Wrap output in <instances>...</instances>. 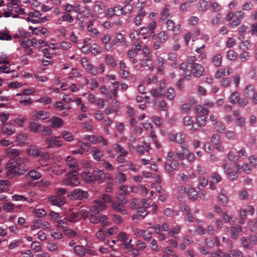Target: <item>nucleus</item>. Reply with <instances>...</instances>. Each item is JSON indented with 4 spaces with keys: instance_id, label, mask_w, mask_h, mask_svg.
Here are the masks:
<instances>
[{
    "instance_id": "obj_37",
    "label": "nucleus",
    "mask_w": 257,
    "mask_h": 257,
    "mask_svg": "<svg viewBox=\"0 0 257 257\" xmlns=\"http://www.w3.org/2000/svg\"><path fill=\"white\" fill-rule=\"evenodd\" d=\"M92 156L95 160L99 161L101 160V159L103 156V153L100 149L94 147L92 151Z\"/></svg>"
},
{
    "instance_id": "obj_21",
    "label": "nucleus",
    "mask_w": 257,
    "mask_h": 257,
    "mask_svg": "<svg viewBox=\"0 0 257 257\" xmlns=\"http://www.w3.org/2000/svg\"><path fill=\"white\" fill-rule=\"evenodd\" d=\"M125 204L122 202H119L117 201H113L112 202V208L113 209L117 212H123L125 211V206L124 205Z\"/></svg>"
},
{
    "instance_id": "obj_57",
    "label": "nucleus",
    "mask_w": 257,
    "mask_h": 257,
    "mask_svg": "<svg viewBox=\"0 0 257 257\" xmlns=\"http://www.w3.org/2000/svg\"><path fill=\"white\" fill-rule=\"evenodd\" d=\"M12 37L10 36L6 30H3L0 32V40L11 41Z\"/></svg>"
},
{
    "instance_id": "obj_56",
    "label": "nucleus",
    "mask_w": 257,
    "mask_h": 257,
    "mask_svg": "<svg viewBox=\"0 0 257 257\" xmlns=\"http://www.w3.org/2000/svg\"><path fill=\"white\" fill-rule=\"evenodd\" d=\"M116 180L119 183H122L126 181L127 177L125 174L119 172L116 175Z\"/></svg>"
},
{
    "instance_id": "obj_31",
    "label": "nucleus",
    "mask_w": 257,
    "mask_h": 257,
    "mask_svg": "<svg viewBox=\"0 0 257 257\" xmlns=\"http://www.w3.org/2000/svg\"><path fill=\"white\" fill-rule=\"evenodd\" d=\"M105 61L107 65L112 68H114L117 66V63L113 56L107 54L105 57Z\"/></svg>"
},
{
    "instance_id": "obj_32",
    "label": "nucleus",
    "mask_w": 257,
    "mask_h": 257,
    "mask_svg": "<svg viewBox=\"0 0 257 257\" xmlns=\"http://www.w3.org/2000/svg\"><path fill=\"white\" fill-rule=\"evenodd\" d=\"M239 94L238 91H234L232 92L229 96L228 99L229 101L232 104H236L239 101Z\"/></svg>"
},
{
    "instance_id": "obj_3",
    "label": "nucleus",
    "mask_w": 257,
    "mask_h": 257,
    "mask_svg": "<svg viewBox=\"0 0 257 257\" xmlns=\"http://www.w3.org/2000/svg\"><path fill=\"white\" fill-rule=\"evenodd\" d=\"M77 172L70 171L66 174V177L62 180L64 185L68 186H75L78 185L79 181Z\"/></svg>"
},
{
    "instance_id": "obj_15",
    "label": "nucleus",
    "mask_w": 257,
    "mask_h": 257,
    "mask_svg": "<svg viewBox=\"0 0 257 257\" xmlns=\"http://www.w3.org/2000/svg\"><path fill=\"white\" fill-rule=\"evenodd\" d=\"M93 175L95 181L97 180L99 183H101L105 178L103 171L97 168L95 169L93 171Z\"/></svg>"
},
{
    "instance_id": "obj_7",
    "label": "nucleus",
    "mask_w": 257,
    "mask_h": 257,
    "mask_svg": "<svg viewBox=\"0 0 257 257\" xmlns=\"http://www.w3.org/2000/svg\"><path fill=\"white\" fill-rule=\"evenodd\" d=\"M168 31H171L174 35H178L182 31V28L180 25H175L174 22L171 20L168 19L163 21Z\"/></svg>"
},
{
    "instance_id": "obj_13",
    "label": "nucleus",
    "mask_w": 257,
    "mask_h": 257,
    "mask_svg": "<svg viewBox=\"0 0 257 257\" xmlns=\"http://www.w3.org/2000/svg\"><path fill=\"white\" fill-rule=\"evenodd\" d=\"M156 61L157 70L163 74L164 73L165 66L167 64V60L165 58L159 56L157 57Z\"/></svg>"
},
{
    "instance_id": "obj_23",
    "label": "nucleus",
    "mask_w": 257,
    "mask_h": 257,
    "mask_svg": "<svg viewBox=\"0 0 257 257\" xmlns=\"http://www.w3.org/2000/svg\"><path fill=\"white\" fill-rule=\"evenodd\" d=\"M104 4L100 1L96 2L93 6L94 11L98 14H103L104 11Z\"/></svg>"
},
{
    "instance_id": "obj_8",
    "label": "nucleus",
    "mask_w": 257,
    "mask_h": 257,
    "mask_svg": "<svg viewBox=\"0 0 257 257\" xmlns=\"http://www.w3.org/2000/svg\"><path fill=\"white\" fill-rule=\"evenodd\" d=\"M1 130L3 135L8 136H12L16 132V126L11 123L7 122L2 124Z\"/></svg>"
},
{
    "instance_id": "obj_34",
    "label": "nucleus",
    "mask_w": 257,
    "mask_h": 257,
    "mask_svg": "<svg viewBox=\"0 0 257 257\" xmlns=\"http://www.w3.org/2000/svg\"><path fill=\"white\" fill-rule=\"evenodd\" d=\"M27 118L22 116L21 115H19L17 117H15L13 121L15 124L18 126L22 127L24 126V124L26 122Z\"/></svg>"
},
{
    "instance_id": "obj_48",
    "label": "nucleus",
    "mask_w": 257,
    "mask_h": 257,
    "mask_svg": "<svg viewBox=\"0 0 257 257\" xmlns=\"http://www.w3.org/2000/svg\"><path fill=\"white\" fill-rule=\"evenodd\" d=\"M40 126L41 125L39 123L34 121H32L29 123V128L31 132L36 133L38 132Z\"/></svg>"
},
{
    "instance_id": "obj_45",
    "label": "nucleus",
    "mask_w": 257,
    "mask_h": 257,
    "mask_svg": "<svg viewBox=\"0 0 257 257\" xmlns=\"http://www.w3.org/2000/svg\"><path fill=\"white\" fill-rule=\"evenodd\" d=\"M62 138L67 142H72L74 140V138L72 133L69 131H63L62 132Z\"/></svg>"
},
{
    "instance_id": "obj_41",
    "label": "nucleus",
    "mask_w": 257,
    "mask_h": 257,
    "mask_svg": "<svg viewBox=\"0 0 257 257\" xmlns=\"http://www.w3.org/2000/svg\"><path fill=\"white\" fill-rule=\"evenodd\" d=\"M64 234L69 238H73L75 237H79L80 235L79 233L76 232L74 230L67 228L64 230Z\"/></svg>"
},
{
    "instance_id": "obj_36",
    "label": "nucleus",
    "mask_w": 257,
    "mask_h": 257,
    "mask_svg": "<svg viewBox=\"0 0 257 257\" xmlns=\"http://www.w3.org/2000/svg\"><path fill=\"white\" fill-rule=\"evenodd\" d=\"M11 184L7 180H0V191L2 192H6L10 190Z\"/></svg>"
},
{
    "instance_id": "obj_35",
    "label": "nucleus",
    "mask_w": 257,
    "mask_h": 257,
    "mask_svg": "<svg viewBox=\"0 0 257 257\" xmlns=\"http://www.w3.org/2000/svg\"><path fill=\"white\" fill-rule=\"evenodd\" d=\"M154 105L159 107L162 110L165 111L167 109L165 101L159 98H155L154 100Z\"/></svg>"
},
{
    "instance_id": "obj_9",
    "label": "nucleus",
    "mask_w": 257,
    "mask_h": 257,
    "mask_svg": "<svg viewBox=\"0 0 257 257\" xmlns=\"http://www.w3.org/2000/svg\"><path fill=\"white\" fill-rule=\"evenodd\" d=\"M83 67L86 69L92 75L95 76L98 72V69L92 64L89 63L86 59H82L81 60Z\"/></svg>"
},
{
    "instance_id": "obj_11",
    "label": "nucleus",
    "mask_w": 257,
    "mask_h": 257,
    "mask_svg": "<svg viewBox=\"0 0 257 257\" xmlns=\"http://www.w3.org/2000/svg\"><path fill=\"white\" fill-rule=\"evenodd\" d=\"M46 144H47L48 148H53L55 147H61L62 145V142L57 140L56 138L49 137L45 141Z\"/></svg>"
},
{
    "instance_id": "obj_64",
    "label": "nucleus",
    "mask_w": 257,
    "mask_h": 257,
    "mask_svg": "<svg viewBox=\"0 0 257 257\" xmlns=\"http://www.w3.org/2000/svg\"><path fill=\"white\" fill-rule=\"evenodd\" d=\"M248 226L250 230L252 231H255L257 230V219L253 220H250L248 222Z\"/></svg>"
},
{
    "instance_id": "obj_1",
    "label": "nucleus",
    "mask_w": 257,
    "mask_h": 257,
    "mask_svg": "<svg viewBox=\"0 0 257 257\" xmlns=\"http://www.w3.org/2000/svg\"><path fill=\"white\" fill-rule=\"evenodd\" d=\"M30 162L27 158H21L15 162L8 164L6 168V174L10 178L23 175L29 170Z\"/></svg>"
},
{
    "instance_id": "obj_2",
    "label": "nucleus",
    "mask_w": 257,
    "mask_h": 257,
    "mask_svg": "<svg viewBox=\"0 0 257 257\" xmlns=\"http://www.w3.org/2000/svg\"><path fill=\"white\" fill-rule=\"evenodd\" d=\"M174 156V153L173 152H169L166 158L168 161H170V163L168 162L164 163L166 171L170 174H173L174 170H178L179 168L178 162L173 159Z\"/></svg>"
},
{
    "instance_id": "obj_42",
    "label": "nucleus",
    "mask_w": 257,
    "mask_h": 257,
    "mask_svg": "<svg viewBox=\"0 0 257 257\" xmlns=\"http://www.w3.org/2000/svg\"><path fill=\"white\" fill-rule=\"evenodd\" d=\"M222 59V56L219 54H217L213 56L211 61L215 66L219 67L221 64Z\"/></svg>"
},
{
    "instance_id": "obj_47",
    "label": "nucleus",
    "mask_w": 257,
    "mask_h": 257,
    "mask_svg": "<svg viewBox=\"0 0 257 257\" xmlns=\"http://www.w3.org/2000/svg\"><path fill=\"white\" fill-rule=\"evenodd\" d=\"M113 149L116 153L123 155V156H126L128 154V152L119 144H114Z\"/></svg>"
},
{
    "instance_id": "obj_24",
    "label": "nucleus",
    "mask_w": 257,
    "mask_h": 257,
    "mask_svg": "<svg viewBox=\"0 0 257 257\" xmlns=\"http://www.w3.org/2000/svg\"><path fill=\"white\" fill-rule=\"evenodd\" d=\"M205 243L210 247H213L214 246H218L219 245V241L216 237L207 238L205 239Z\"/></svg>"
},
{
    "instance_id": "obj_38",
    "label": "nucleus",
    "mask_w": 257,
    "mask_h": 257,
    "mask_svg": "<svg viewBox=\"0 0 257 257\" xmlns=\"http://www.w3.org/2000/svg\"><path fill=\"white\" fill-rule=\"evenodd\" d=\"M78 146L81 149V151L85 152H88L90 149L91 146L87 142H83L81 140H78L77 142Z\"/></svg>"
},
{
    "instance_id": "obj_63",
    "label": "nucleus",
    "mask_w": 257,
    "mask_h": 257,
    "mask_svg": "<svg viewBox=\"0 0 257 257\" xmlns=\"http://www.w3.org/2000/svg\"><path fill=\"white\" fill-rule=\"evenodd\" d=\"M249 53L245 51L242 52L239 55V58L242 62H245L248 61L249 60Z\"/></svg>"
},
{
    "instance_id": "obj_14",
    "label": "nucleus",
    "mask_w": 257,
    "mask_h": 257,
    "mask_svg": "<svg viewBox=\"0 0 257 257\" xmlns=\"http://www.w3.org/2000/svg\"><path fill=\"white\" fill-rule=\"evenodd\" d=\"M243 15L244 13L242 11H239L236 12L235 14V19L229 24V26L231 28H234L240 24L241 20L242 19Z\"/></svg>"
},
{
    "instance_id": "obj_20",
    "label": "nucleus",
    "mask_w": 257,
    "mask_h": 257,
    "mask_svg": "<svg viewBox=\"0 0 257 257\" xmlns=\"http://www.w3.org/2000/svg\"><path fill=\"white\" fill-rule=\"evenodd\" d=\"M28 154L33 157L37 158L40 156L41 151L35 146H30L27 149Z\"/></svg>"
},
{
    "instance_id": "obj_17",
    "label": "nucleus",
    "mask_w": 257,
    "mask_h": 257,
    "mask_svg": "<svg viewBox=\"0 0 257 257\" xmlns=\"http://www.w3.org/2000/svg\"><path fill=\"white\" fill-rule=\"evenodd\" d=\"M151 149L150 144L143 142V145H139L136 148L138 153L140 155H143L146 152H148Z\"/></svg>"
},
{
    "instance_id": "obj_53",
    "label": "nucleus",
    "mask_w": 257,
    "mask_h": 257,
    "mask_svg": "<svg viewBox=\"0 0 257 257\" xmlns=\"http://www.w3.org/2000/svg\"><path fill=\"white\" fill-rule=\"evenodd\" d=\"M42 225V221L41 219H37L33 221V224L30 226L31 230H35L41 228Z\"/></svg>"
},
{
    "instance_id": "obj_22",
    "label": "nucleus",
    "mask_w": 257,
    "mask_h": 257,
    "mask_svg": "<svg viewBox=\"0 0 257 257\" xmlns=\"http://www.w3.org/2000/svg\"><path fill=\"white\" fill-rule=\"evenodd\" d=\"M160 21L162 22L168 20V18L171 17V14L169 13V6H165L160 14Z\"/></svg>"
},
{
    "instance_id": "obj_40",
    "label": "nucleus",
    "mask_w": 257,
    "mask_h": 257,
    "mask_svg": "<svg viewBox=\"0 0 257 257\" xmlns=\"http://www.w3.org/2000/svg\"><path fill=\"white\" fill-rule=\"evenodd\" d=\"M157 38L160 42L165 43L168 40L169 35L167 31H163L157 35Z\"/></svg>"
},
{
    "instance_id": "obj_59",
    "label": "nucleus",
    "mask_w": 257,
    "mask_h": 257,
    "mask_svg": "<svg viewBox=\"0 0 257 257\" xmlns=\"http://www.w3.org/2000/svg\"><path fill=\"white\" fill-rule=\"evenodd\" d=\"M228 158L229 160L237 163L239 161L240 156L234 154L232 152L229 151L227 155Z\"/></svg>"
},
{
    "instance_id": "obj_44",
    "label": "nucleus",
    "mask_w": 257,
    "mask_h": 257,
    "mask_svg": "<svg viewBox=\"0 0 257 257\" xmlns=\"http://www.w3.org/2000/svg\"><path fill=\"white\" fill-rule=\"evenodd\" d=\"M198 10L200 11H205L208 9V2L206 0H201L197 4Z\"/></svg>"
},
{
    "instance_id": "obj_58",
    "label": "nucleus",
    "mask_w": 257,
    "mask_h": 257,
    "mask_svg": "<svg viewBox=\"0 0 257 257\" xmlns=\"http://www.w3.org/2000/svg\"><path fill=\"white\" fill-rule=\"evenodd\" d=\"M3 207L5 210L8 212H11L14 209V205L7 201L4 202Z\"/></svg>"
},
{
    "instance_id": "obj_54",
    "label": "nucleus",
    "mask_w": 257,
    "mask_h": 257,
    "mask_svg": "<svg viewBox=\"0 0 257 257\" xmlns=\"http://www.w3.org/2000/svg\"><path fill=\"white\" fill-rule=\"evenodd\" d=\"M187 194L189 198L192 200H196L198 198L197 192L193 188H191L188 189Z\"/></svg>"
},
{
    "instance_id": "obj_12",
    "label": "nucleus",
    "mask_w": 257,
    "mask_h": 257,
    "mask_svg": "<svg viewBox=\"0 0 257 257\" xmlns=\"http://www.w3.org/2000/svg\"><path fill=\"white\" fill-rule=\"evenodd\" d=\"M50 125L53 128H58L61 127L63 124V121L61 118L58 116L52 117L48 120Z\"/></svg>"
},
{
    "instance_id": "obj_33",
    "label": "nucleus",
    "mask_w": 257,
    "mask_h": 257,
    "mask_svg": "<svg viewBox=\"0 0 257 257\" xmlns=\"http://www.w3.org/2000/svg\"><path fill=\"white\" fill-rule=\"evenodd\" d=\"M27 136L26 134H20L15 138V141L19 145H24L27 141Z\"/></svg>"
},
{
    "instance_id": "obj_29",
    "label": "nucleus",
    "mask_w": 257,
    "mask_h": 257,
    "mask_svg": "<svg viewBox=\"0 0 257 257\" xmlns=\"http://www.w3.org/2000/svg\"><path fill=\"white\" fill-rule=\"evenodd\" d=\"M81 176L83 180L87 183H93L95 182L93 173L91 174L89 172H83L81 174Z\"/></svg>"
},
{
    "instance_id": "obj_39",
    "label": "nucleus",
    "mask_w": 257,
    "mask_h": 257,
    "mask_svg": "<svg viewBox=\"0 0 257 257\" xmlns=\"http://www.w3.org/2000/svg\"><path fill=\"white\" fill-rule=\"evenodd\" d=\"M195 109L197 115H206L209 112V110L207 108L201 105L196 106Z\"/></svg>"
},
{
    "instance_id": "obj_55",
    "label": "nucleus",
    "mask_w": 257,
    "mask_h": 257,
    "mask_svg": "<svg viewBox=\"0 0 257 257\" xmlns=\"http://www.w3.org/2000/svg\"><path fill=\"white\" fill-rule=\"evenodd\" d=\"M128 234L124 232H121L118 234L117 241L124 242L129 240Z\"/></svg>"
},
{
    "instance_id": "obj_43",
    "label": "nucleus",
    "mask_w": 257,
    "mask_h": 257,
    "mask_svg": "<svg viewBox=\"0 0 257 257\" xmlns=\"http://www.w3.org/2000/svg\"><path fill=\"white\" fill-rule=\"evenodd\" d=\"M156 27V23L155 21H152L150 22L147 27H142L140 29V30L142 31H144L143 33H147L149 31H153Z\"/></svg>"
},
{
    "instance_id": "obj_26",
    "label": "nucleus",
    "mask_w": 257,
    "mask_h": 257,
    "mask_svg": "<svg viewBox=\"0 0 257 257\" xmlns=\"http://www.w3.org/2000/svg\"><path fill=\"white\" fill-rule=\"evenodd\" d=\"M189 63L188 62H183L180 66V69L184 71L183 76L187 79H189L191 77V72L187 69Z\"/></svg>"
},
{
    "instance_id": "obj_5",
    "label": "nucleus",
    "mask_w": 257,
    "mask_h": 257,
    "mask_svg": "<svg viewBox=\"0 0 257 257\" xmlns=\"http://www.w3.org/2000/svg\"><path fill=\"white\" fill-rule=\"evenodd\" d=\"M68 196L72 200H83L88 197V193L86 191L76 188L67 194Z\"/></svg>"
},
{
    "instance_id": "obj_49",
    "label": "nucleus",
    "mask_w": 257,
    "mask_h": 257,
    "mask_svg": "<svg viewBox=\"0 0 257 257\" xmlns=\"http://www.w3.org/2000/svg\"><path fill=\"white\" fill-rule=\"evenodd\" d=\"M74 252L79 256H83L85 254V249L82 246L77 245L74 248Z\"/></svg>"
},
{
    "instance_id": "obj_10",
    "label": "nucleus",
    "mask_w": 257,
    "mask_h": 257,
    "mask_svg": "<svg viewBox=\"0 0 257 257\" xmlns=\"http://www.w3.org/2000/svg\"><path fill=\"white\" fill-rule=\"evenodd\" d=\"M191 68L192 73L196 77H200L203 75L204 71V67L198 63H194L190 66Z\"/></svg>"
},
{
    "instance_id": "obj_46",
    "label": "nucleus",
    "mask_w": 257,
    "mask_h": 257,
    "mask_svg": "<svg viewBox=\"0 0 257 257\" xmlns=\"http://www.w3.org/2000/svg\"><path fill=\"white\" fill-rule=\"evenodd\" d=\"M125 39L124 35L121 33L116 34L114 38L112 41V43L114 45H116L118 43H122L124 42Z\"/></svg>"
},
{
    "instance_id": "obj_60",
    "label": "nucleus",
    "mask_w": 257,
    "mask_h": 257,
    "mask_svg": "<svg viewBox=\"0 0 257 257\" xmlns=\"http://www.w3.org/2000/svg\"><path fill=\"white\" fill-rule=\"evenodd\" d=\"M145 16V14L141 12L134 19V23L136 26H139L141 24L142 21Z\"/></svg>"
},
{
    "instance_id": "obj_6",
    "label": "nucleus",
    "mask_w": 257,
    "mask_h": 257,
    "mask_svg": "<svg viewBox=\"0 0 257 257\" xmlns=\"http://www.w3.org/2000/svg\"><path fill=\"white\" fill-rule=\"evenodd\" d=\"M244 94L246 97L251 99L252 103L257 104V90L252 85L248 84L246 86Z\"/></svg>"
},
{
    "instance_id": "obj_27",
    "label": "nucleus",
    "mask_w": 257,
    "mask_h": 257,
    "mask_svg": "<svg viewBox=\"0 0 257 257\" xmlns=\"http://www.w3.org/2000/svg\"><path fill=\"white\" fill-rule=\"evenodd\" d=\"M150 93L153 97L156 98H164L165 97V92L161 90V88L152 89L150 90Z\"/></svg>"
},
{
    "instance_id": "obj_25",
    "label": "nucleus",
    "mask_w": 257,
    "mask_h": 257,
    "mask_svg": "<svg viewBox=\"0 0 257 257\" xmlns=\"http://www.w3.org/2000/svg\"><path fill=\"white\" fill-rule=\"evenodd\" d=\"M147 208L144 207H140L135 215L133 216V219H143L145 216H147L148 212L146 211Z\"/></svg>"
},
{
    "instance_id": "obj_30",
    "label": "nucleus",
    "mask_w": 257,
    "mask_h": 257,
    "mask_svg": "<svg viewBox=\"0 0 257 257\" xmlns=\"http://www.w3.org/2000/svg\"><path fill=\"white\" fill-rule=\"evenodd\" d=\"M34 115L36 118L42 120L48 118L50 116L48 112L43 110L36 111Z\"/></svg>"
},
{
    "instance_id": "obj_62",
    "label": "nucleus",
    "mask_w": 257,
    "mask_h": 257,
    "mask_svg": "<svg viewBox=\"0 0 257 257\" xmlns=\"http://www.w3.org/2000/svg\"><path fill=\"white\" fill-rule=\"evenodd\" d=\"M68 219L71 222H76L79 221L78 212H71L70 213Z\"/></svg>"
},
{
    "instance_id": "obj_4",
    "label": "nucleus",
    "mask_w": 257,
    "mask_h": 257,
    "mask_svg": "<svg viewBox=\"0 0 257 257\" xmlns=\"http://www.w3.org/2000/svg\"><path fill=\"white\" fill-rule=\"evenodd\" d=\"M93 203L88 207L90 214H97L100 211L104 210L107 208L106 204L100 199L94 200Z\"/></svg>"
},
{
    "instance_id": "obj_19",
    "label": "nucleus",
    "mask_w": 257,
    "mask_h": 257,
    "mask_svg": "<svg viewBox=\"0 0 257 257\" xmlns=\"http://www.w3.org/2000/svg\"><path fill=\"white\" fill-rule=\"evenodd\" d=\"M26 176L27 178L30 179L32 181H35L41 178L42 174L37 170H32L29 171Z\"/></svg>"
},
{
    "instance_id": "obj_16",
    "label": "nucleus",
    "mask_w": 257,
    "mask_h": 257,
    "mask_svg": "<svg viewBox=\"0 0 257 257\" xmlns=\"http://www.w3.org/2000/svg\"><path fill=\"white\" fill-rule=\"evenodd\" d=\"M49 202L53 205L60 207L65 203L64 198L58 196H53L49 198Z\"/></svg>"
},
{
    "instance_id": "obj_28",
    "label": "nucleus",
    "mask_w": 257,
    "mask_h": 257,
    "mask_svg": "<svg viewBox=\"0 0 257 257\" xmlns=\"http://www.w3.org/2000/svg\"><path fill=\"white\" fill-rule=\"evenodd\" d=\"M218 200L219 203L222 206H225L228 203V199L224 193L223 190L221 191L218 196Z\"/></svg>"
},
{
    "instance_id": "obj_18",
    "label": "nucleus",
    "mask_w": 257,
    "mask_h": 257,
    "mask_svg": "<svg viewBox=\"0 0 257 257\" xmlns=\"http://www.w3.org/2000/svg\"><path fill=\"white\" fill-rule=\"evenodd\" d=\"M242 231V227L239 225L231 226L230 228V235L233 239H236Z\"/></svg>"
},
{
    "instance_id": "obj_52",
    "label": "nucleus",
    "mask_w": 257,
    "mask_h": 257,
    "mask_svg": "<svg viewBox=\"0 0 257 257\" xmlns=\"http://www.w3.org/2000/svg\"><path fill=\"white\" fill-rule=\"evenodd\" d=\"M196 123L198 126L201 127L204 126L206 124V118L205 115H197Z\"/></svg>"
},
{
    "instance_id": "obj_61",
    "label": "nucleus",
    "mask_w": 257,
    "mask_h": 257,
    "mask_svg": "<svg viewBox=\"0 0 257 257\" xmlns=\"http://www.w3.org/2000/svg\"><path fill=\"white\" fill-rule=\"evenodd\" d=\"M238 56L237 53L233 50H229L226 54V57L230 60H235Z\"/></svg>"
},
{
    "instance_id": "obj_50",
    "label": "nucleus",
    "mask_w": 257,
    "mask_h": 257,
    "mask_svg": "<svg viewBox=\"0 0 257 257\" xmlns=\"http://www.w3.org/2000/svg\"><path fill=\"white\" fill-rule=\"evenodd\" d=\"M20 154V151L17 149H9L7 150V154L10 158H15Z\"/></svg>"
},
{
    "instance_id": "obj_51",
    "label": "nucleus",
    "mask_w": 257,
    "mask_h": 257,
    "mask_svg": "<svg viewBox=\"0 0 257 257\" xmlns=\"http://www.w3.org/2000/svg\"><path fill=\"white\" fill-rule=\"evenodd\" d=\"M96 235L98 239L104 241L105 243H107L108 242V240L105 239L106 233L103 229H99L96 232Z\"/></svg>"
}]
</instances>
